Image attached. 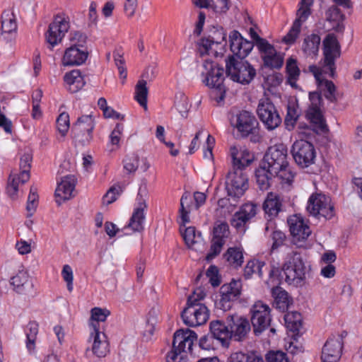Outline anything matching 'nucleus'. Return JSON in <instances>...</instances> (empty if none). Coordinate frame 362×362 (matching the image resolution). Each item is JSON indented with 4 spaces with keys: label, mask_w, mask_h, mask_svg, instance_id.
<instances>
[{
    "label": "nucleus",
    "mask_w": 362,
    "mask_h": 362,
    "mask_svg": "<svg viewBox=\"0 0 362 362\" xmlns=\"http://www.w3.org/2000/svg\"><path fill=\"white\" fill-rule=\"evenodd\" d=\"M146 85V81L144 79H141L137 82L135 86L134 98L144 110L147 109V96L148 93Z\"/></svg>",
    "instance_id": "obj_45"
},
{
    "label": "nucleus",
    "mask_w": 362,
    "mask_h": 362,
    "mask_svg": "<svg viewBox=\"0 0 362 362\" xmlns=\"http://www.w3.org/2000/svg\"><path fill=\"white\" fill-rule=\"evenodd\" d=\"M113 58L115 66L117 67L120 78L122 80V83H124L127 76V69L124 66V59L123 54L120 53L119 51L115 50L113 52Z\"/></svg>",
    "instance_id": "obj_53"
},
{
    "label": "nucleus",
    "mask_w": 362,
    "mask_h": 362,
    "mask_svg": "<svg viewBox=\"0 0 362 362\" xmlns=\"http://www.w3.org/2000/svg\"><path fill=\"white\" fill-rule=\"evenodd\" d=\"M287 148L283 144L274 145L269 148L261 163L276 174L282 182L291 184L295 177L288 161Z\"/></svg>",
    "instance_id": "obj_2"
},
{
    "label": "nucleus",
    "mask_w": 362,
    "mask_h": 362,
    "mask_svg": "<svg viewBox=\"0 0 362 362\" xmlns=\"http://www.w3.org/2000/svg\"><path fill=\"white\" fill-rule=\"evenodd\" d=\"M258 122L250 112L242 111L237 115L235 127L243 136L255 134L257 132Z\"/></svg>",
    "instance_id": "obj_23"
},
{
    "label": "nucleus",
    "mask_w": 362,
    "mask_h": 362,
    "mask_svg": "<svg viewBox=\"0 0 362 362\" xmlns=\"http://www.w3.org/2000/svg\"><path fill=\"white\" fill-rule=\"evenodd\" d=\"M62 276L64 281L66 283L67 289L69 292H71L73 291L74 286H73V281H74V275H73V271L71 267L68 265L65 264L63 267L62 271Z\"/></svg>",
    "instance_id": "obj_58"
},
{
    "label": "nucleus",
    "mask_w": 362,
    "mask_h": 362,
    "mask_svg": "<svg viewBox=\"0 0 362 362\" xmlns=\"http://www.w3.org/2000/svg\"><path fill=\"white\" fill-rule=\"evenodd\" d=\"M37 334L38 324L36 322H30L25 328V334L27 337L26 348L30 353L35 349Z\"/></svg>",
    "instance_id": "obj_44"
},
{
    "label": "nucleus",
    "mask_w": 362,
    "mask_h": 362,
    "mask_svg": "<svg viewBox=\"0 0 362 362\" xmlns=\"http://www.w3.org/2000/svg\"><path fill=\"white\" fill-rule=\"evenodd\" d=\"M323 58L320 60L319 66L310 65L308 71L312 73L316 80L319 92L330 102L337 101L336 86L332 81H329L323 77V74L327 75L331 78L336 76L335 61L339 58L340 45L333 34L327 35L323 41Z\"/></svg>",
    "instance_id": "obj_1"
},
{
    "label": "nucleus",
    "mask_w": 362,
    "mask_h": 362,
    "mask_svg": "<svg viewBox=\"0 0 362 362\" xmlns=\"http://www.w3.org/2000/svg\"><path fill=\"white\" fill-rule=\"evenodd\" d=\"M263 209L270 219L276 217L283 210L282 199L280 196L276 193L269 192L264 202Z\"/></svg>",
    "instance_id": "obj_30"
},
{
    "label": "nucleus",
    "mask_w": 362,
    "mask_h": 362,
    "mask_svg": "<svg viewBox=\"0 0 362 362\" xmlns=\"http://www.w3.org/2000/svg\"><path fill=\"white\" fill-rule=\"evenodd\" d=\"M199 72L202 78V82L207 86L218 89L221 94L225 93L223 86V68L219 67L217 64L209 60H205L199 67ZM223 98V95H221Z\"/></svg>",
    "instance_id": "obj_6"
},
{
    "label": "nucleus",
    "mask_w": 362,
    "mask_h": 362,
    "mask_svg": "<svg viewBox=\"0 0 362 362\" xmlns=\"http://www.w3.org/2000/svg\"><path fill=\"white\" fill-rule=\"evenodd\" d=\"M210 332L214 338L218 339L223 346L228 345L231 339V332L228 326L221 320L210 322Z\"/></svg>",
    "instance_id": "obj_32"
},
{
    "label": "nucleus",
    "mask_w": 362,
    "mask_h": 362,
    "mask_svg": "<svg viewBox=\"0 0 362 362\" xmlns=\"http://www.w3.org/2000/svg\"><path fill=\"white\" fill-rule=\"evenodd\" d=\"M197 339V334L189 329H179L174 334L173 345L174 349L186 354L191 352L194 341Z\"/></svg>",
    "instance_id": "obj_22"
},
{
    "label": "nucleus",
    "mask_w": 362,
    "mask_h": 362,
    "mask_svg": "<svg viewBox=\"0 0 362 362\" xmlns=\"http://www.w3.org/2000/svg\"><path fill=\"white\" fill-rule=\"evenodd\" d=\"M343 348L342 337L332 336L325 342L321 355L322 362H337Z\"/></svg>",
    "instance_id": "obj_18"
},
{
    "label": "nucleus",
    "mask_w": 362,
    "mask_h": 362,
    "mask_svg": "<svg viewBox=\"0 0 362 362\" xmlns=\"http://www.w3.org/2000/svg\"><path fill=\"white\" fill-rule=\"evenodd\" d=\"M287 222L293 236V245L298 248L303 247L305 241L311 234L310 227L300 214L289 216Z\"/></svg>",
    "instance_id": "obj_11"
},
{
    "label": "nucleus",
    "mask_w": 362,
    "mask_h": 362,
    "mask_svg": "<svg viewBox=\"0 0 362 362\" xmlns=\"http://www.w3.org/2000/svg\"><path fill=\"white\" fill-rule=\"evenodd\" d=\"M88 57L87 48L69 47L64 51L62 64L64 66H79L85 63Z\"/></svg>",
    "instance_id": "obj_24"
},
{
    "label": "nucleus",
    "mask_w": 362,
    "mask_h": 362,
    "mask_svg": "<svg viewBox=\"0 0 362 362\" xmlns=\"http://www.w3.org/2000/svg\"><path fill=\"white\" fill-rule=\"evenodd\" d=\"M271 309L269 306L261 300H258L252 306L251 323L255 335L260 334L270 325Z\"/></svg>",
    "instance_id": "obj_9"
},
{
    "label": "nucleus",
    "mask_w": 362,
    "mask_h": 362,
    "mask_svg": "<svg viewBox=\"0 0 362 362\" xmlns=\"http://www.w3.org/2000/svg\"><path fill=\"white\" fill-rule=\"evenodd\" d=\"M292 155L295 162L301 168H307L314 163L316 153L314 146L305 140H298L292 146Z\"/></svg>",
    "instance_id": "obj_13"
},
{
    "label": "nucleus",
    "mask_w": 362,
    "mask_h": 362,
    "mask_svg": "<svg viewBox=\"0 0 362 362\" xmlns=\"http://www.w3.org/2000/svg\"><path fill=\"white\" fill-rule=\"evenodd\" d=\"M248 187V175L245 171L232 169L228 173L226 188L229 197L240 198L245 194Z\"/></svg>",
    "instance_id": "obj_8"
},
{
    "label": "nucleus",
    "mask_w": 362,
    "mask_h": 362,
    "mask_svg": "<svg viewBox=\"0 0 362 362\" xmlns=\"http://www.w3.org/2000/svg\"><path fill=\"white\" fill-rule=\"evenodd\" d=\"M286 238V235L283 232L274 230L272 233L273 245L272 249L274 250L283 245Z\"/></svg>",
    "instance_id": "obj_61"
},
{
    "label": "nucleus",
    "mask_w": 362,
    "mask_h": 362,
    "mask_svg": "<svg viewBox=\"0 0 362 362\" xmlns=\"http://www.w3.org/2000/svg\"><path fill=\"white\" fill-rule=\"evenodd\" d=\"M93 331L90 332V339H93L92 351L98 357H104L109 351V343L104 332L96 330L95 325H93Z\"/></svg>",
    "instance_id": "obj_29"
},
{
    "label": "nucleus",
    "mask_w": 362,
    "mask_h": 362,
    "mask_svg": "<svg viewBox=\"0 0 362 362\" xmlns=\"http://www.w3.org/2000/svg\"><path fill=\"white\" fill-rule=\"evenodd\" d=\"M286 74L287 83L293 88H297V81L299 78L300 71L297 64V60L289 57L286 61Z\"/></svg>",
    "instance_id": "obj_37"
},
{
    "label": "nucleus",
    "mask_w": 362,
    "mask_h": 362,
    "mask_svg": "<svg viewBox=\"0 0 362 362\" xmlns=\"http://www.w3.org/2000/svg\"><path fill=\"white\" fill-rule=\"evenodd\" d=\"M267 362H289L287 355L281 351H270L266 355Z\"/></svg>",
    "instance_id": "obj_57"
},
{
    "label": "nucleus",
    "mask_w": 362,
    "mask_h": 362,
    "mask_svg": "<svg viewBox=\"0 0 362 362\" xmlns=\"http://www.w3.org/2000/svg\"><path fill=\"white\" fill-rule=\"evenodd\" d=\"M181 317L186 325L197 327L207 322L209 313L204 304L187 305L182 312Z\"/></svg>",
    "instance_id": "obj_15"
},
{
    "label": "nucleus",
    "mask_w": 362,
    "mask_h": 362,
    "mask_svg": "<svg viewBox=\"0 0 362 362\" xmlns=\"http://www.w3.org/2000/svg\"><path fill=\"white\" fill-rule=\"evenodd\" d=\"M70 127L69 115L66 112L61 113L57 119V128L62 136L68 132Z\"/></svg>",
    "instance_id": "obj_55"
},
{
    "label": "nucleus",
    "mask_w": 362,
    "mask_h": 362,
    "mask_svg": "<svg viewBox=\"0 0 362 362\" xmlns=\"http://www.w3.org/2000/svg\"><path fill=\"white\" fill-rule=\"evenodd\" d=\"M250 357L247 354L235 352L232 354L228 358V362H249Z\"/></svg>",
    "instance_id": "obj_64"
},
{
    "label": "nucleus",
    "mask_w": 362,
    "mask_h": 362,
    "mask_svg": "<svg viewBox=\"0 0 362 362\" xmlns=\"http://www.w3.org/2000/svg\"><path fill=\"white\" fill-rule=\"evenodd\" d=\"M286 327L293 332H298L302 326V317L298 312H288L284 315Z\"/></svg>",
    "instance_id": "obj_47"
},
{
    "label": "nucleus",
    "mask_w": 362,
    "mask_h": 362,
    "mask_svg": "<svg viewBox=\"0 0 362 362\" xmlns=\"http://www.w3.org/2000/svg\"><path fill=\"white\" fill-rule=\"evenodd\" d=\"M76 182L75 177L71 175L62 178L55 190L56 202L59 204L74 196L73 192L75 189Z\"/></svg>",
    "instance_id": "obj_25"
},
{
    "label": "nucleus",
    "mask_w": 362,
    "mask_h": 362,
    "mask_svg": "<svg viewBox=\"0 0 362 362\" xmlns=\"http://www.w3.org/2000/svg\"><path fill=\"white\" fill-rule=\"evenodd\" d=\"M146 208V202L141 197L139 205L134 209L128 224V228H132L133 231L139 232L144 229L143 223L145 219L144 210Z\"/></svg>",
    "instance_id": "obj_33"
},
{
    "label": "nucleus",
    "mask_w": 362,
    "mask_h": 362,
    "mask_svg": "<svg viewBox=\"0 0 362 362\" xmlns=\"http://www.w3.org/2000/svg\"><path fill=\"white\" fill-rule=\"evenodd\" d=\"M224 46L225 44H221V41L218 39L214 40V37H207L202 40V47L209 55L216 56L218 53H221Z\"/></svg>",
    "instance_id": "obj_41"
},
{
    "label": "nucleus",
    "mask_w": 362,
    "mask_h": 362,
    "mask_svg": "<svg viewBox=\"0 0 362 362\" xmlns=\"http://www.w3.org/2000/svg\"><path fill=\"white\" fill-rule=\"evenodd\" d=\"M206 294L201 288H197L187 298V305L199 304L198 302L205 297Z\"/></svg>",
    "instance_id": "obj_62"
},
{
    "label": "nucleus",
    "mask_w": 362,
    "mask_h": 362,
    "mask_svg": "<svg viewBox=\"0 0 362 362\" xmlns=\"http://www.w3.org/2000/svg\"><path fill=\"white\" fill-rule=\"evenodd\" d=\"M69 29V22L65 18L57 16L54 20L49 25L48 30L46 33V41L52 48L61 42L65 34Z\"/></svg>",
    "instance_id": "obj_16"
},
{
    "label": "nucleus",
    "mask_w": 362,
    "mask_h": 362,
    "mask_svg": "<svg viewBox=\"0 0 362 362\" xmlns=\"http://www.w3.org/2000/svg\"><path fill=\"white\" fill-rule=\"evenodd\" d=\"M226 68L228 76L233 81L242 84L250 83L256 75L255 69L247 61L235 56L228 57Z\"/></svg>",
    "instance_id": "obj_4"
},
{
    "label": "nucleus",
    "mask_w": 362,
    "mask_h": 362,
    "mask_svg": "<svg viewBox=\"0 0 362 362\" xmlns=\"http://www.w3.org/2000/svg\"><path fill=\"white\" fill-rule=\"evenodd\" d=\"M306 117L320 129L324 130L326 128L325 121L323 118L320 108L308 107L306 112Z\"/></svg>",
    "instance_id": "obj_48"
},
{
    "label": "nucleus",
    "mask_w": 362,
    "mask_h": 362,
    "mask_svg": "<svg viewBox=\"0 0 362 362\" xmlns=\"http://www.w3.org/2000/svg\"><path fill=\"white\" fill-rule=\"evenodd\" d=\"M229 234V226L226 222L218 221L214 223L210 250L206 257L208 261L221 253Z\"/></svg>",
    "instance_id": "obj_12"
},
{
    "label": "nucleus",
    "mask_w": 362,
    "mask_h": 362,
    "mask_svg": "<svg viewBox=\"0 0 362 362\" xmlns=\"http://www.w3.org/2000/svg\"><path fill=\"white\" fill-rule=\"evenodd\" d=\"M138 0H125L124 4V11L128 17H132L137 8Z\"/></svg>",
    "instance_id": "obj_63"
},
{
    "label": "nucleus",
    "mask_w": 362,
    "mask_h": 362,
    "mask_svg": "<svg viewBox=\"0 0 362 362\" xmlns=\"http://www.w3.org/2000/svg\"><path fill=\"white\" fill-rule=\"evenodd\" d=\"M138 167L139 157L136 155L127 156L124 160V168L128 173H135Z\"/></svg>",
    "instance_id": "obj_59"
},
{
    "label": "nucleus",
    "mask_w": 362,
    "mask_h": 362,
    "mask_svg": "<svg viewBox=\"0 0 362 362\" xmlns=\"http://www.w3.org/2000/svg\"><path fill=\"white\" fill-rule=\"evenodd\" d=\"M91 316L90 319L89 326L91 331H93V325H95L96 330H100L99 322H105L107 316L110 315V312L107 309L100 308H93L91 309Z\"/></svg>",
    "instance_id": "obj_46"
},
{
    "label": "nucleus",
    "mask_w": 362,
    "mask_h": 362,
    "mask_svg": "<svg viewBox=\"0 0 362 362\" xmlns=\"http://www.w3.org/2000/svg\"><path fill=\"white\" fill-rule=\"evenodd\" d=\"M301 26L293 23L288 33L283 37L282 41L287 45L295 42L300 33Z\"/></svg>",
    "instance_id": "obj_56"
},
{
    "label": "nucleus",
    "mask_w": 362,
    "mask_h": 362,
    "mask_svg": "<svg viewBox=\"0 0 362 362\" xmlns=\"http://www.w3.org/2000/svg\"><path fill=\"white\" fill-rule=\"evenodd\" d=\"M11 284L13 287V290L21 295L29 294L33 290V283L28 272L21 269L11 278Z\"/></svg>",
    "instance_id": "obj_27"
},
{
    "label": "nucleus",
    "mask_w": 362,
    "mask_h": 362,
    "mask_svg": "<svg viewBox=\"0 0 362 362\" xmlns=\"http://www.w3.org/2000/svg\"><path fill=\"white\" fill-rule=\"evenodd\" d=\"M227 322L231 332V339L235 341L244 340L251 329L249 321L238 315H229Z\"/></svg>",
    "instance_id": "obj_19"
},
{
    "label": "nucleus",
    "mask_w": 362,
    "mask_h": 362,
    "mask_svg": "<svg viewBox=\"0 0 362 362\" xmlns=\"http://www.w3.org/2000/svg\"><path fill=\"white\" fill-rule=\"evenodd\" d=\"M257 184L261 190H267L270 187V182L276 174L267 169L262 163L255 171Z\"/></svg>",
    "instance_id": "obj_36"
},
{
    "label": "nucleus",
    "mask_w": 362,
    "mask_h": 362,
    "mask_svg": "<svg viewBox=\"0 0 362 362\" xmlns=\"http://www.w3.org/2000/svg\"><path fill=\"white\" fill-rule=\"evenodd\" d=\"M300 115L298 105L295 102H289L287 105V113L284 120L287 129L291 130L293 128Z\"/></svg>",
    "instance_id": "obj_43"
},
{
    "label": "nucleus",
    "mask_w": 362,
    "mask_h": 362,
    "mask_svg": "<svg viewBox=\"0 0 362 362\" xmlns=\"http://www.w3.org/2000/svg\"><path fill=\"white\" fill-rule=\"evenodd\" d=\"M264 66L270 69H279L282 67L284 61V54L277 52L274 47L268 42L259 49Z\"/></svg>",
    "instance_id": "obj_20"
},
{
    "label": "nucleus",
    "mask_w": 362,
    "mask_h": 362,
    "mask_svg": "<svg viewBox=\"0 0 362 362\" xmlns=\"http://www.w3.org/2000/svg\"><path fill=\"white\" fill-rule=\"evenodd\" d=\"M175 107L182 117H186L189 110V102L187 97L183 93H180L179 95H176Z\"/></svg>",
    "instance_id": "obj_54"
},
{
    "label": "nucleus",
    "mask_w": 362,
    "mask_h": 362,
    "mask_svg": "<svg viewBox=\"0 0 362 362\" xmlns=\"http://www.w3.org/2000/svg\"><path fill=\"white\" fill-rule=\"evenodd\" d=\"M186 354L177 349H174L166 356L167 362H186Z\"/></svg>",
    "instance_id": "obj_60"
},
{
    "label": "nucleus",
    "mask_w": 362,
    "mask_h": 362,
    "mask_svg": "<svg viewBox=\"0 0 362 362\" xmlns=\"http://www.w3.org/2000/svg\"><path fill=\"white\" fill-rule=\"evenodd\" d=\"M325 18L330 23L332 30L339 33L344 32V15L341 13L339 8L335 6L329 8L325 12Z\"/></svg>",
    "instance_id": "obj_34"
},
{
    "label": "nucleus",
    "mask_w": 362,
    "mask_h": 362,
    "mask_svg": "<svg viewBox=\"0 0 362 362\" xmlns=\"http://www.w3.org/2000/svg\"><path fill=\"white\" fill-rule=\"evenodd\" d=\"M229 42L231 52L238 59L245 58L254 47L252 42L245 39L237 30L230 33Z\"/></svg>",
    "instance_id": "obj_17"
},
{
    "label": "nucleus",
    "mask_w": 362,
    "mask_h": 362,
    "mask_svg": "<svg viewBox=\"0 0 362 362\" xmlns=\"http://www.w3.org/2000/svg\"><path fill=\"white\" fill-rule=\"evenodd\" d=\"M228 264L237 269L242 266L244 262L243 250L240 247H230L223 255Z\"/></svg>",
    "instance_id": "obj_38"
},
{
    "label": "nucleus",
    "mask_w": 362,
    "mask_h": 362,
    "mask_svg": "<svg viewBox=\"0 0 362 362\" xmlns=\"http://www.w3.org/2000/svg\"><path fill=\"white\" fill-rule=\"evenodd\" d=\"M272 295L274 298V303L276 308L284 312L286 310L292 300L290 298L288 293L279 286H276L272 289Z\"/></svg>",
    "instance_id": "obj_39"
},
{
    "label": "nucleus",
    "mask_w": 362,
    "mask_h": 362,
    "mask_svg": "<svg viewBox=\"0 0 362 362\" xmlns=\"http://www.w3.org/2000/svg\"><path fill=\"white\" fill-rule=\"evenodd\" d=\"M320 37L317 34L308 35L303 44L302 49L308 55H316L319 50Z\"/></svg>",
    "instance_id": "obj_42"
},
{
    "label": "nucleus",
    "mask_w": 362,
    "mask_h": 362,
    "mask_svg": "<svg viewBox=\"0 0 362 362\" xmlns=\"http://www.w3.org/2000/svg\"><path fill=\"white\" fill-rule=\"evenodd\" d=\"M191 202L190 195L188 193H184L180 199V218L184 224L180 226V232L186 245L189 247H192L195 244L200 243L202 240L201 233H197L194 227L190 226L185 228V224L189 222V203Z\"/></svg>",
    "instance_id": "obj_7"
},
{
    "label": "nucleus",
    "mask_w": 362,
    "mask_h": 362,
    "mask_svg": "<svg viewBox=\"0 0 362 362\" xmlns=\"http://www.w3.org/2000/svg\"><path fill=\"white\" fill-rule=\"evenodd\" d=\"M70 47L87 48V36L81 31H71L69 35Z\"/></svg>",
    "instance_id": "obj_52"
},
{
    "label": "nucleus",
    "mask_w": 362,
    "mask_h": 362,
    "mask_svg": "<svg viewBox=\"0 0 362 362\" xmlns=\"http://www.w3.org/2000/svg\"><path fill=\"white\" fill-rule=\"evenodd\" d=\"M124 188V185L122 183H116L112 185L109 190L106 192L103 198V204L109 205L113 203L117 197L122 192Z\"/></svg>",
    "instance_id": "obj_49"
},
{
    "label": "nucleus",
    "mask_w": 362,
    "mask_h": 362,
    "mask_svg": "<svg viewBox=\"0 0 362 362\" xmlns=\"http://www.w3.org/2000/svg\"><path fill=\"white\" fill-rule=\"evenodd\" d=\"M39 196L37 194V189L35 186H31L30 193L28 197L26 205V210L28 212V217L32 216L38 205Z\"/></svg>",
    "instance_id": "obj_51"
},
{
    "label": "nucleus",
    "mask_w": 362,
    "mask_h": 362,
    "mask_svg": "<svg viewBox=\"0 0 362 362\" xmlns=\"http://www.w3.org/2000/svg\"><path fill=\"white\" fill-rule=\"evenodd\" d=\"M308 213L318 218L331 219L335 215L334 206L331 198L322 193L311 194L306 206Z\"/></svg>",
    "instance_id": "obj_5"
},
{
    "label": "nucleus",
    "mask_w": 362,
    "mask_h": 362,
    "mask_svg": "<svg viewBox=\"0 0 362 362\" xmlns=\"http://www.w3.org/2000/svg\"><path fill=\"white\" fill-rule=\"evenodd\" d=\"M232 158L233 170H241L245 171V168L249 166L254 160V156L245 148H238L233 146L230 149Z\"/></svg>",
    "instance_id": "obj_26"
},
{
    "label": "nucleus",
    "mask_w": 362,
    "mask_h": 362,
    "mask_svg": "<svg viewBox=\"0 0 362 362\" xmlns=\"http://www.w3.org/2000/svg\"><path fill=\"white\" fill-rule=\"evenodd\" d=\"M74 129L77 133V137L81 135L85 138H81L80 141L85 143L89 142L92 139V131L94 128V121L90 115H83L79 117L74 124Z\"/></svg>",
    "instance_id": "obj_28"
},
{
    "label": "nucleus",
    "mask_w": 362,
    "mask_h": 362,
    "mask_svg": "<svg viewBox=\"0 0 362 362\" xmlns=\"http://www.w3.org/2000/svg\"><path fill=\"white\" fill-rule=\"evenodd\" d=\"M20 183V177L16 173H11L8 177L6 193L8 197L12 199H16L18 198V185Z\"/></svg>",
    "instance_id": "obj_50"
},
{
    "label": "nucleus",
    "mask_w": 362,
    "mask_h": 362,
    "mask_svg": "<svg viewBox=\"0 0 362 362\" xmlns=\"http://www.w3.org/2000/svg\"><path fill=\"white\" fill-rule=\"evenodd\" d=\"M313 0H300L298 9L296 11V18L293 23L302 26L311 15V7Z\"/></svg>",
    "instance_id": "obj_40"
},
{
    "label": "nucleus",
    "mask_w": 362,
    "mask_h": 362,
    "mask_svg": "<svg viewBox=\"0 0 362 362\" xmlns=\"http://www.w3.org/2000/svg\"><path fill=\"white\" fill-rule=\"evenodd\" d=\"M64 81L68 90L71 93L79 91L85 86L83 76L78 69H74L65 74Z\"/></svg>",
    "instance_id": "obj_31"
},
{
    "label": "nucleus",
    "mask_w": 362,
    "mask_h": 362,
    "mask_svg": "<svg viewBox=\"0 0 362 362\" xmlns=\"http://www.w3.org/2000/svg\"><path fill=\"white\" fill-rule=\"evenodd\" d=\"M282 271L288 284L298 287L303 284L305 279V266L301 254L291 248L284 259Z\"/></svg>",
    "instance_id": "obj_3"
},
{
    "label": "nucleus",
    "mask_w": 362,
    "mask_h": 362,
    "mask_svg": "<svg viewBox=\"0 0 362 362\" xmlns=\"http://www.w3.org/2000/svg\"><path fill=\"white\" fill-rule=\"evenodd\" d=\"M242 283L240 280H232L229 284L220 288V299L216 303L217 308L223 311L230 310L232 302L236 300L241 294Z\"/></svg>",
    "instance_id": "obj_14"
},
{
    "label": "nucleus",
    "mask_w": 362,
    "mask_h": 362,
    "mask_svg": "<svg viewBox=\"0 0 362 362\" xmlns=\"http://www.w3.org/2000/svg\"><path fill=\"white\" fill-rule=\"evenodd\" d=\"M257 112L259 119L269 130H274L281 123V118L274 105L269 98L259 100Z\"/></svg>",
    "instance_id": "obj_10"
},
{
    "label": "nucleus",
    "mask_w": 362,
    "mask_h": 362,
    "mask_svg": "<svg viewBox=\"0 0 362 362\" xmlns=\"http://www.w3.org/2000/svg\"><path fill=\"white\" fill-rule=\"evenodd\" d=\"M257 209V205L253 203L243 204L233 216L230 221L232 226L238 230H244L246 223L255 216Z\"/></svg>",
    "instance_id": "obj_21"
},
{
    "label": "nucleus",
    "mask_w": 362,
    "mask_h": 362,
    "mask_svg": "<svg viewBox=\"0 0 362 362\" xmlns=\"http://www.w3.org/2000/svg\"><path fill=\"white\" fill-rule=\"evenodd\" d=\"M16 17L12 11H4L1 15V31L5 38L6 35L13 34L16 32Z\"/></svg>",
    "instance_id": "obj_35"
}]
</instances>
